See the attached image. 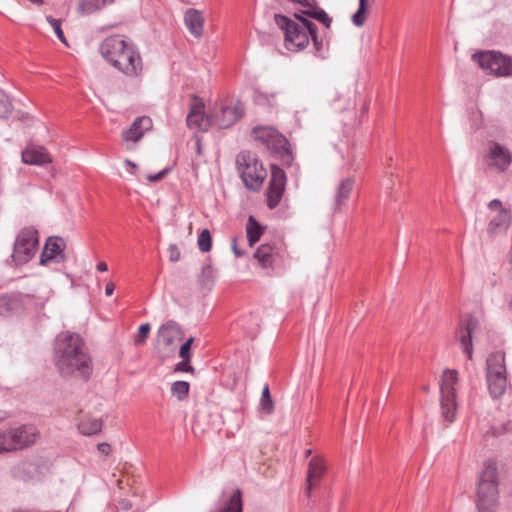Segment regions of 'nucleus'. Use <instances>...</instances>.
<instances>
[{
  "label": "nucleus",
  "instance_id": "43",
  "mask_svg": "<svg viewBox=\"0 0 512 512\" xmlns=\"http://www.w3.org/2000/svg\"><path fill=\"white\" fill-rule=\"evenodd\" d=\"M169 258L172 262H176L180 259V251L176 245H170L169 247Z\"/></svg>",
  "mask_w": 512,
  "mask_h": 512
},
{
  "label": "nucleus",
  "instance_id": "16",
  "mask_svg": "<svg viewBox=\"0 0 512 512\" xmlns=\"http://www.w3.org/2000/svg\"><path fill=\"white\" fill-rule=\"evenodd\" d=\"M242 109L238 106H223L215 107L211 114V124L220 129H225L232 126L241 116Z\"/></svg>",
  "mask_w": 512,
  "mask_h": 512
},
{
  "label": "nucleus",
  "instance_id": "14",
  "mask_svg": "<svg viewBox=\"0 0 512 512\" xmlns=\"http://www.w3.org/2000/svg\"><path fill=\"white\" fill-rule=\"evenodd\" d=\"M286 186V174L283 169L272 165L271 179L267 190V205L274 209L281 201Z\"/></svg>",
  "mask_w": 512,
  "mask_h": 512
},
{
  "label": "nucleus",
  "instance_id": "45",
  "mask_svg": "<svg viewBox=\"0 0 512 512\" xmlns=\"http://www.w3.org/2000/svg\"><path fill=\"white\" fill-rule=\"evenodd\" d=\"M166 172H167L166 170H162V171H160L157 174L149 175L148 176V180L150 182H157V181L161 180L165 176Z\"/></svg>",
  "mask_w": 512,
  "mask_h": 512
},
{
  "label": "nucleus",
  "instance_id": "32",
  "mask_svg": "<svg viewBox=\"0 0 512 512\" xmlns=\"http://www.w3.org/2000/svg\"><path fill=\"white\" fill-rule=\"evenodd\" d=\"M242 496L239 489L235 490L230 496L228 503L220 510V512H242Z\"/></svg>",
  "mask_w": 512,
  "mask_h": 512
},
{
  "label": "nucleus",
  "instance_id": "44",
  "mask_svg": "<svg viewBox=\"0 0 512 512\" xmlns=\"http://www.w3.org/2000/svg\"><path fill=\"white\" fill-rule=\"evenodd\" d=\"M98 450L100 453L104 454V455H109L110 452H111V446L109 443H106V442H103V443H99L98 446H97Z\"/></svg>",
  "mask_w": 512,
  "mask_h": 512
},
{
  "label": "nucleus",
  "instance_id": "24",
  "mask_svg": "<svg viewBox=\"0 0 512 512\" xmlns=\"http://www.w3.org/2000/svg\"><path fill=\"white\" fill-rule=\"evenodd\" d=\"M354 186V180L347 178L340 182L337 187L335 198H334V210H340L347 202L350 197Z\"/></svg>",
  "mask_w": 512,
  "mask_h": 512
},
{
  "label": "nucleus",
  "instance_id": "37",
  "mask_svg": "<svg viewBox=\"0 0 512 512\" xmlns=\"http://www.w3.org/2000/svg\"><path fill=\"white\" fill-rule=\"evenodd\" d=\"M12 110V104L7 95L0 90V118H5Z\"/></svg>",
  "mask_w": 512,
  "mask_h": 512
},
{
  "label": "nucleus",
  "instance_id": "36",
  "mask_svg": "<svg viewBox=\"0 0 512 512\" xmlns=\"http://www.w3.org/2000/svg\"><path fill=\"white\" fill-rule=\"evenodd\" d=\"M198 247L202 252H208L212 247L210 232L204 229L198 236Z\"/></svg>",
  "mask_w": 512,
  "mask_h": 512
},
{
  "label": "nucleus",
  "instance_id": "51",
  "mask_svg": "<svg viewBox=\"0 0 512 512\" xmlns=\"http://www.w3.org/2000/svg\"><path fill=\"white\" fill-rule=\"evenodd\" d=\"M212 274V268L211 266L207 265V266H204L203 269H202V275L203 276H207V277H210V275Z\"/></svg>",
  "mask_w": 512,
  "mask_h": 512
},
{
  "label": "nucleus",
  "instance_id": "19",
  "mask_svg": "<svg viewBox=\"0 0 512 512\" xmlns=\"http://www.w3.org/2000/svg\"><path fill=\"white\" fill-rule=\"evenodd\" d=\"M64 248L65 242L62 238L49 237L41 253L40 264L48 265L52 262H63L65 260Z\"/></svg>",
  "mask_w": 512,
  "mask_h": 512
},
{
  "label": "nucleus",
  "instance_id": "2",
  "mask_svg": "<svg viewBox=\"0 0 512 512\" xmlns=\"http://www.w3.org/2000/svg\"><path fill=\"white\" fill-rule=\"evenodd\" d=\"M290 19L284 15H275L277 26L284 32L285 47L292 52L304 50L310 41V35L314 33L315 24L304 18L302 14L295 13Z\"/></svg>",
  "mask_w": 512,
  "mask_h": 512
},
{
  "label": "nucleus",
  "instance_id": "55",
  "mask_svg": "<svg viewBox=\"0 0 512 512\" xmlns=\"http://www.w3.org/2000/svg\"><path fill=\"white\" fill-rule=\"evenodd\" d=\"M423 389H424V391H428L429 390V386H424Z\"/></svg>",
  "mask_w": 512,
  "mask_h": 512
},
{
  "label": "nucleus",
  "instance_id": "20",
  "mask_svg": "<svg viewBox=\"0 0 512 512\" xmlns=\"http://www.w3.org/2000/svg\"><path fill=\"white\" fill-rule=\"evenodd\" d=\"M13 446L15 450L24 449L34 444L38 430L33 425H21L19 427L10 428Z\"/></svg>",
  "mask_w": 512,
  "mask_h": 512
},
{
  "label": "nucleus",
  "instance_id": "48",
  "mask_svg": "<svg viewBox=\"0 0 512 512\" xmlns=\"http://www.w3.org/2000/svg\"><path fill=\"white\" fill-rule=\"evenodd\" d=\"M115 286L113 283H108L105 288L106 296H111L114 292Z\"/></svg>",
  "mask_w": 512,
  "mask_h": 512
},
{
  "label": "nucleus",
  "instance_id": "15",
  "mask_svg": "<svg viewBox=\"0 0 512 512\" xmlns=\"http://www.w3.org/2000/svg\"><path fill=\"white\" fill-rule=\"evenodd\" d=\"M120 35H113L107 37L99 47L100 53L103 58L112 66L115 64V59H119L123 53L130 47Z\"/></svg>",
  "mask_w": 512,
  "mask_h": 512
},
{
  "label": "nucleus",
  "instance_id": "4",
  "mask_svg": "<svg viewBox=\"0 0 512 512\" xmlns=\"http://www.w3.org/2000/svg\"><path fill=\"white\" fill-rule=\"evenodd\" d=\"M458 383V371L445 369L440 377V407L442 418L451 423L456 418L457 396L456 384Z\"/></svg>",
  "mask_w": 512,
  "mask_h": 512
},
{
  "label": "nucleus",
  "instance_id": "28",
  "mask_svg": "<svg viewBox=\"0 0 512 512\" xmlns=\"http://www.w3.org/2000/svg\"><path fill=\"white\" fill-rule=\"evenodd\" d=\"M273 248L269 244L259 246L254 252V258L263 268H269L273 264Z\"/></svg>",
  "mask_w": 512,
  "mask_h": 512
},
{
  "label": "nucleus",
  "instance_id": "39",
  "mask_svg": "<svg viewBox=\"0 0 512 512\" xmlns=\"http://www.w3.org/2000/svg\"><path fill=\"white\" fill-rule=\"evenodd\" d=\"M151 330V327L148 323H145V324H142L139 329H138V333H137V336L134 340L135 344L136 345H141L143 343H145L148 335H149V332Z\"/></svg>",
  "mask_w": 512,
  "mask_h": 512
},
{
  "label": "nucleus",
  "instance_id": "54",
  "mask_svg": "<svg viewBox=\"0 0 512 512\" xmlns=\"http://www.w3.org/2000/svg\"><path fill=\"white\" fill-rule=\"evenodd\" d=\"M311 454H312V450L311 449H307L305 451V457H309Z\"/></svg>",
  "mask_w": 512,
  "mask_h": 512
},
{
  "label": "nucleus",
  "instance_id": "35",
  "mask_svg": "<svg viewBox=\"0 0 512 512\" xmlns=\"http://www.w3.org/2000/svg\"><path fill=\"white\" fill-rule=\"evenodd\" d=\"M10 429L0 431V453L15 451Z\"/></svg>",
  "mask_w": 512,
  "mask_h": 512
},
{
  "label": "nucleus",
  "instance_id": "11",
  "mask_svg": "<svg viewBox=\"0 0 512 512\" xmlns=\"http://www.w3.org/2000/svg\"><path fill=\"white\" fill-rule=\"evenodd\" d=\"M482 69L498 77L512 76V57L496 51H482Z\"/></svg>",
  "mask_w": 512,
  "mask_h": 512
},
{
  "label": "nucleus",
  "instance_id": "46",
  "mask_svg": "<svg viewBox=\"0 0 512 512\" xmlns=\"http://www.w3.org/2000/svg\"><path fill=\"white\" fill-rule=\"evenodd\" d=\"M125 163L130 167L129 172L131 174H135L137 170V165L128 159L125 160Z\"/></svg>",
  "mask_w": 512,
  "mask_h": 512
},
{
  "label": "nucleus",
  "instance_id": "31",
  "mask_svg": "<svg viewBox=\"0 0 512 512\" xmlns=\"http://www.w3.org/2000/svg\"><path fill=\"white\" fill-rule=\"evenodd\" d=\"M114 0H82L79 8L83 13L91 14L94 13L109 4H112Z\"/></svg>",
  "mask_w": 512,
  "mask_h": 512
},
{
  "label": "nucleus",
  "instance_id": "5",
  "mask_svg": "<svg viewBox=\"0 0 512 512\" xmlns=\"http://www.w3.org/2000/svg\"><path fill=\"white\" fill-rule=\"evenodd\" d=\"M487 384L489 393L501 397L507 386L505 355L503 352L491 354L487 359Z\"/></svg>",
  "mask_w": 512,
  "mask_h": 512
},
{
  "label": "nucleus",
  "instance_id": "30",
  "mask_svg": "<svg viewBox=\"0 0 512 512\" xmlns=\"http://www.w3.org/2000/svg\"><path fill=\"white\" fill-rule=\"evenodd\" d=\"M259 407L260 411L266 415H271L275 410V403L271 397L268 384H266L262 389Z\"/></svg>",
  "mask_w": 512,
  "mask_h": 512
},
{
  "label": "nucleus",
  "instance_id": "10",
  "mask_svg": "<svg viewBox=\"0 0 512 512\" xmlns=\"http://www.w3.org/2000/svg\"><path fill=\"white\" fill-rule=\"evenodd\" d=\"M253 134L256 140L260 141L267 149L274 153L283 155L290 152L288 140L273 127H255Z\"/></svg>",
  "mask_w": 512,
  "mask_h": 512
},
{
  "label": "nucleus",
  "instance_id": "52",
  "mask_svg": "<svg viewBox=\"0 0 512 512\" xmlns=\"http://www.w3.org/2000/svg\"><path fill=\"white\" fill-rule=\"evenodd\" d=\"M233 250H234V253H235L238 257H240V256H242V255H243V253H242L241 251H239V248H237V247H236V244H235V243H234V245H233Z\"/></svg>",
  "mask_w": 512,
  "mask_h": 512
},
{
  "label": "nucleus",
  "instance_id": "27",
  "mask_svg": "<svg viewBox=\"0 0 512 512\" xmlns=\"http://www.w3.org/2000/svg\"><path fill=\"white\" fill-rule=\"evenodd\" d=\"M263 230V226H261L253 216H249L246 225V234L249 246L252 247L259 241Z\"/></svg>",
  "mask_w": 512,
  "mask_h": 512
},
{
  "label": "nucleus",
  "instance_id": "9",
  "mask_svg": "<svg viewBox=\"0 0 512 512\" xmlns=\"http://www.w3.org/2000/svg\"><path fill=\"white\" fill-rule=\"evenodd\" d=\"M488 226L487 233L490 236H499L506 233L511 223V212L502 203L494 199L488 204L487 209Z\"/></svg>",
  "mask_w": 512,
  "mask_h": 512
},
{
  "label": "nucleus",
  "instance_id": "29",
  "mask_svg": "<svg viewBox=\"0 0 512 512\" xmlns=\"http://www.w3.org/2000/svg\"><path fill=\"white\" fill-rule=\"evenodd\" d=\"M303 15L309 16L320 23H322L326 28H330L332 23V18L321 8L317 7V4L310 9H305L300 12Z\"/></svg>",
  "mask_w": 512,
  "mask_h": 512
},
{
  "label": "nucleus",
  "instance_id": "50",
  "mask_svg": "<svg viewBox=\"0 0 512 512\" xmlns=\"http://www.w3.org/2000/svg\"><path fill=\"white\" fill-rule=\"evenodd\" d=\"M96 268L100 272H106L108 270V266L105 262H99L97 264Z\"/></svg>",
  "mask_w": 512,
  "mask_h": 512
},
{
  "label": "nucleus",
  "instance_id": "42",
  "mask_svg": "<svg viewBox=\"0 0 512 512\" xmlns=\"http://www.w3.org/2000/svg\"><path fill=\"white\" fill-rule=\"evenodd\" d=\"M190 359H182L181 362L175 366V372H192L193 367L189 364Z\"/></svg>",
  "mask_w": 512,
  "mask_h": 512
},
{
  "label": "nucleus",
  "instance_id": "49",
  "mask_svg": "<svg viewBox=\"0 0 512 512\" xmlns=\"http://www.w3.org/2000/svg\"><path fill=\"white\" fill-rule=\"evenodd\" d=\"M480 479L478 480V483H477V489H476V496H477V499L475 500V505L477 508L480 507Z\"/></svg>",
  "mask_w": 512,
  "mask_h": 512
},
{
  "label": "nucleus",
  "instance_id": "1",
  "mask_svg": "<svg viewBox=\"0 0 512 512\" xmlns=\"http://www.w3.org/2000/svg\"><path fill=\"white\" fill-rule=\"evenodd\" d=\"M54 362L62 376L78 373L87 380L92 372V361L83 339L68 331L57 335L54 345Z\"/></svg>",
  "mask_w": 512,
  "mask_h": 512
},
{
  "label": "nucleus",
  "instance_id": "38",
  "mask_svg": "<svg viewBox=\"0 0 512 512\" xmlns=\"http://www.w3.org/2000/svg\"><path fill=\"white\" fill-rule=\"evenodd\" d=\"M47 21L51 25V27L53 28V30H54L55 34L57 35L58 39L62 43L67 44L66 38H65L64 33H63L62 29H61V22H60V20L55 19L52 16H48L47 17Z\"/></svg>",
  "mask_w": 512,
  "mask_h": 512
},
{
  "label": "nucleus",
  "instance_id": "13",
  "mask_svg": "<svg viewBox=\"0 0 512 512\" xmlns=\"http://www.w3.org/2000/svg\"><path fill=\"white\" fill-rule=\"evenodd\" d=\"M484 159L487 167L496 172L506 170L512 161L509 150L496 142L487 144Z\"/></svg>",
  "mask_w": 512,
  "mask_h": 512
},
{
  "label": "nucleus",
  "instance_id": "22",
  "mask_svg": "<svg viewBox=\"0 0 512 512\" xmlns=\"http://www.w3.org/2000/svg\"><path fill=\"white\" fill-rule=\"evenodd\" d=\"M182 337L181 326L174 320L165 322L157 331L158 341L165 347L171 346L176 340H181Z\"/></svg>",
  "mask_w": 512,
  "mask_h": 512
},
{
  "label": "nucleus",
  "instance_id": "17",
  "mask_svg": "<svg viewBox=\"0 0 512 512\" xmlns=\"http://www.w3.org/2000/svg\"><path fill=\"white\" fill-rule=\"evenodd\" d=\"M327 471L325 460L320 456L313 457L307 467L305 494L311 496L312 489L317 487Z\"/></svg>",
  "mask_w": 512,
  "mask_h": 512
},
{
  "label": "nucleus",
  "instance_id": "41",
  "mask_svg": "<svg viewBox=\"0 0 512 512\" xmlns=\"http://www.w3.org/2000/svg\"><path fill=\"white\" fill-rule=\"evenodd\" d=\"M193 341H194V338L190 337L185 343H183L181 345L180 351H179V356L182 359H190L191 358L190 349H191V345H192Z\"/></svg>",
  "mask_w": 512,
  "mask_h": 512
},
{
  "label": "nucleus",
  "instance_id": "56",
  "mask_svg": "<svg viewBox=\"0 0 512 512\" xmlns=\"http://www.w3.org/2000/svg\"><path fill=\"white\" fill-rule=\"evenodd\" d=\"M510 264H511V266H512V254H511V256H510Z\"/></svg>",
  "mask_w": 512,
  "mask_h": 512
},
{
  "label": "nucleus",
  "instance_id": "7",
  "mask_svg": "<svg viewBox=\"0 0 512 512\" xmlns=\"http://www.w3.org/2000/svg\"><path fill=\"white\" fill-rule=\"evenodd\" d=\"M498 500V470L494 461H487L482 470V512H495Z\"/></svg>",
  "mask_w": 512,
  "mask_h": 512
},
{
  "label": "nucleus",
  "instance_id": "25",
  "mask_svg": "<svg viewBox=\"0 0 512 512\" xmlns=\"http://www.w3.org/2000/svg\"><path fill=\"white\" fill-rule=\"evenodd\" d=\"M184 21L192 35L199 37L203 30V17L197 10L190 9L185 13Z\"/></svg>",
  "mask_w": 512,
  "mask_h": 512
},
{
  "label": "nucleus",
  "instance_id": "12",
  "mask_svg": "<svg viewBox=\"0 0 512 512\" xmlns=\"http://www.w3.org/2000/svg\"><path fill=\"white\" fill-rule=\"evenodd\" d=\"M113 67L128 77L139 76L143 70L139 51L131 44L119 59H115Z\"/></svg>",
  "mask_w": 512,
  "mask_h": 512
},
{
  "label": "nucleus",
  "instance_id": "33",
  "mask_svg": "<svg viewBox=\"0 0 512 512\" xmlns=\"http://www.w3.org/2000/svg\"><path fill=\"white\" fill-rule=\"evenodd\" d=\"M190 385L186 381H176L171 386V393L178 400H183L189 393Z\"/></svg>",
  "mask_w": 512,
  "mask_h": 512
},
{
  "label": "nucleus",
  "instance_id": "18",
  "mask_svg": "<svg viewBox=\"0 0 512 512\" xmlns=\"http://www.w3.org/2000/svg\"><path fill=\"white\" fill-rule=\"evenodd\" d=\"M187 125L200 131H206L212 125L211 115L204 114V104L197 98L193 97L190 112L187 115Z\"/></svg>",
  "mask_w": 512,
  "mask_h": 512
},
{
  "label": "nucleus",
  "instance_id": "26",
  "mask_svg": "<svg viewBox=\"0 0 512 512\" xmlns=\"http://www.w3.org/2000/svg\"><path fill=\"white\" fill-rule=\"evenodd\" d=\"M103 422L100 418H85L78 424L81 434L92 436L98 434L102 430Z\"/></svg>",
  "mask_w": 512,
  "mask_h": 512
},
{
  "label": "nucleus",
  "instance_id": "8",
  "mask_svg": "<svg viewBox=\"0 0 512 512\" xmlns=\"http://www.w3.org/2000/svg\"><path fill=\"white\" fill-rule=\"evenodd\" d=\"M39 244L38 232L33 228H25L19 232L14 243L12 258L15 264L29 262L35 255Z\"/></svg>",
  "mask_w": 512,
  "mask_h": 512
},
{
  "label": "nucleus",
  "instance_id": "53",
  "mask_svg": "<svg viewBox=\"0 0 512 512\" xmlns=\"http://www.w3.org/2000/svg\"><path fill=\"white\" fill-rule=\"evenodd\" d=\"M33 4L41 5L43 3V0H29Z\"/></svg>",
  "mask_w": 512,
  "mask_h": 512
},
{
  "label": "nucleus",
  "instance_id": "21",
  "mask_svg": "<svg viewBox=\"0 0 512 512\" xmlns=\"http://www.w3.org/2000/svg\"><path fill=\"white\" fill-rule=\"evenodd\" d=\"M153 123L150 117H137L131 126L122 132V139L125 142H138L146 131L152 129Z\"/></svg>",
  "mask_w": 512,
  "mask_h": 512
},
{
  "label": "nucleus",
  "instance_id": "6",
  "mask_svg": "<svg viewBox=\"0 0 512 512\" xmlns=\"http://www.w3.org/2000/svg\"><path fill=\"white\" fill-rule=\"evenodd\" d=\"M479 332V320L476 316L466 315L460 322L456 331V340L459 343L462 353L466 357L464 364L468 371L473 361V339Z\"/></svg>",
  "mask_w": 512,
  "mask_h": 512
},
{
  "label": "nucleus",
  "instance_id": "34",
  "mask_svg": "<svg viewBox=\"0 0 512 512\" xmlns=\"http://www.w3.org/2000/svg\"><path fill=\"white\" fill-rule=\"evenodd\" d=\"M368 0H359V8L352 16V22L355 26L361 27L366 21V9Z\"/></svg>",
  "mask_w": 512,
  "mask_h": 512
},
{
  "label": "nucleus",
  "instance_id": "23",
  "mask_svg": "<svg viewBox=\"0 0 512 512\" xmlns=\"http://www.w3.org/2000/svg\"><path fill=\"white\" fill-rule=\"evenodd\" d=\"M22 161L29 165H43L51 162L46 149L41 146H29L22 152Z\"/></svg>",
  "mask_w": 512,
  "mask_h": 512
},
{
  "label": "nucleus",
  "instance_id": "40",
  "mask_svg": "<svg viewBox=\"0 0 512 512\" xmlns=\"http://www.w3.org/2000/svg\"><path fill=\"white\" fill-rule=\"evenodd\" d=\"M310 39L312 40L313 42V46H314V49H315V52L316 54L319 56V57H324L323 56V52H324V43L322 40H320L317 36V26L315 25V28H314V33L310 35Z\"/></svg>",
  "mask_w": 512,
  "mask_h": 512
},
{
  "label": "nucleus",
  "instance_id": "3",
  "mask_svg": "<svg viewBox=\"0 0 512 512\" xmlns=\"http://www.w3.org/2000/svg\"><path fill=\"white\" fill-rule=\"evenodd\" d=\"M236 165L245 187L253 191L259 190L267 173L256 155L250 151H242L237 155Z\"/></svg>",
  "mask_w": 512,
  "mask_h": 512
},
{
  "label": "nucleus",
  "instance_id": "47",
  "mask_svg": "<svg viewBox=\"0 0 512 512\" xmlns=\"http://www.w3.org/2000/svg\"><path fill=\"white\" fill-rule=\"evenodd\" d=\"M471 59L473 62H475L477 64V66L480 67V51H475L472 55H471Z\"/></svg>",
  "mask_w": 512,
  "mask_h": 512
}]
</instances>
